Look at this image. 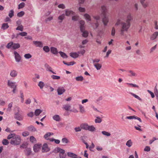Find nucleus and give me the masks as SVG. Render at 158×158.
Listing matches in <instances>:
<instances>
[{"label": "nucleus", "instance_id": "12", "mask_svg": "<svg viewBox=\"0 0 158 158\" xmlns=\"http://www.w3.org/2000/svg\"><path fill=\"white\" fill-rule=\"evenodd\" d=\"M101 8L102 15H106L107 11L106 6L104 5H103L101 6Z\"/></svg>", "mask_w": 158, "mask_h": 158}, {"label": "nucleus", "instance_id": "23", "mask_svg": "<svg viewBox=\"0 0 158 158\" xmlns=\"http://www.w3.org/2000/svg\"><path fill=\"white\" fill-rule=\"evenodd\" d=\"M28 130L32 132H35L36 131V129L34 127V126L31 125L28 127Z\"/></svg>", "mask_w": 158, "mask_h": 158}, {"label": "nucleus", "instance_id": "50", "mask_svg": "<svg viewBox=\"0 0 158 158\" xmlns=\"http://www.w3.org/2000/svg\"><path fill=\"white\" fill-rule=\"evenodd\" d=\"M102 121V119L99 117H97L95 120V122L96 123H100Z\"/></svg>", "mask_w": 158, "mask_h": 158}, {"label": "nucleus", "instance_id": "10", "mask_svg": "<svg viewBox=\"0 0 158 158\" xmlns=\"http://www.w3.org/2000/svg\"><path fill=\"white\" fill-rule=\"evenodd\" d=\"M158 36V32L156 31L152 34L150 36V39L151 40H155Z\"/></svg>", "mask_w": 158, "mask_h": 158}, {"label": "nucleus", "instance_id": "6", "mask_svg": "<svg viewBox=\"0 0 158 158\" xmlns=\"http://www.w3.org/2000/svg\"><path fill=\"white\" fill-rule=\"evenodd\" d=\"M103 16L102 22L105 26H106L109 22V18L108 17L106 16V15H103Z\"/></svg>", "mask_w": 158, "mask_h": 158}, {"label": "nucleus", "instance_id": "60", "mask_svg": "<svg viewBox=\"0 0 158 158\" xmlns=\"http://www.w3.org/2000/svg\"><path fill=\"white\" fill-rule=\"evenodd\" d=\"M147 91L150 94L152 98H153L155 97V94L153 93L149 90H147Z\"/></svg>", "mask_w": 158, "mask_h": 158}, {"label": "nucleus", "instance_id": "40", "mask_svg": "<svg viewBox=\"0 0 158 158\" xmlns=\"http://www.w3.org/2000/svg\"><path fill=\"white\" fill-rule=\"evenodd\" d=\"M130 94H131L132 95L133 97H135V98L139 100L140 101H141V99L138 95L135 94L133 93H130Z\"/></svg>", "mask_w": 158, "mask_h": 158}, {"label": "nucleus", "instance_id": "13", "mask_svg": "<svg viewBox=\"0 0 158 158\" xmlns=\"http://www.w3.org/2000/svg\"><path fill=\"white\" fill-rule=\"evenodd\" d=\"M49 151L48 147V144L47 143H44L43 146L42 152H47Z\"/></svg>", "mask_w": 158, "mask_h": 158}, {"label": "nucleus", "instance_id": "1", "mask_svg": "<svg viewBox=\"0 0 158 158\" xmlns=\"http://www.w3.org/2000/svg\"><path fill=\"white\" fill-rule=\"evenodd\" d=\"M119 18L118 19L115 23V25L117 26L121 24L120 34L122 35H123L125 32H127L131 25V21L133 19V16L130 14H129L127 16L125 21H121L122 16H119Z\"/></svg>", "mask_w": 158, "mask_h": 158}, {"label": "nucleus", "instance_id": "47", "mask_svg": "<svg viewBox=\"0 0 158 158\" xmlns=\"http://www.w3.org/2000/svg\"><path fill=\"white\" fill-rule=\"evenodd\" d=\"M17 30H19L21 31H23V27L22 25L18 26V27L16 28Z\"/></svg>", "mask_w": 158, "mask_h": 158}, {"label": "nucleus", "instance_id": "38", "mask_svg": "<svg viewBox=\"0 0 158 158\" xmlns=\"http://www.w3.org/2000/svg\"><path fill=\"white\" fill-rule=\"evenodd\" d=\"M24 57L26 59H28L32 57V56L30 53H27L24 55Z\"/></svg>", "mask_w": 158, "mask_h": 158}, {"label": "nucleus", "instance_id": "36", "mask_svg": "<svg viewBox=\"0 0 158 158\" xmlns=\"http://www.w3.org/2000/svg\"><path fill=\"white\" fill-rule=\"evenodd\" d=\"M59 53L60 54L61 56L63 58H67V56L64 53L62 52H60Z\"/></svg>", "mask_w": 158, "mask_h": 158}, {"label": "nucleus", "instance_id": "17", "mask_svg": "<svg viewBox=\"0 0 158 158\" xmlns=\"http://www.w3.org/2000/svg\"><path fill=\"white\" fill-rule=\"evenodd\" d=\"M53 119L55 121L59 122L61 120V118L59 115L56 114L53 116Z\"/></svg>", "mask_w": 158, "mask_h": 158}, {"label": "nucleus", "instance_id": "30", "mask_svg": "<svg viewBox=\"0 0 158 158\" xmlns=\"http://www.w3.org/2000/svg\"><path fill=\"white\" fill-rule=\"evenodd\" d=\"M67 155L69 156L72 157L73 158L76 157V156H77L76 155L71 152H68Z\"/></svg>", "mask_w": 158, "mask_h": 158}, {"label": "nucleus", "instance_id": "2", "mask_svg": "<svg viewBox=\"0 0 158 158\" xmlns=\"http://www.w3.org/2000/svg\"><path fill=\"white\" fill-rule=\"evenodd\" d=\"M7 139H11L10 143L12 145H18L20 143L21 138L19 136L14 133L9 135L7 137Z\"/></svg>", "mask_w": 158, "mask_h": 158}, {"label": "nucleus", "instance_id": "21", "mask_svg": "<svg viewBox=\"0 0 158 158\" xmlns=\"http://www.w3.org/2000/svg\"><path fill=\"white\" fill-rule=\"evenodd\" d=\"M79 108L80 112L81 113H84L85 112V110L84 109V106L81 104L79 105Z\"/></svg>", "mask_w": 158, "mask_h": 158}, {"label": "nucleus", "instance_id": "14", "mask_svg": "<svg viewBox=\"0 0 158 158\" xmlns=\"http://www.w3.org/2000/svg\"><path fill=\"white\" fill-rule=\"evenodd\" d=\"M65 90L63 87H59L57 89L58 94L59 95L63 94Z\"/></svg>", "mask_w": 158, "mask_h": 158}, {"label": "nucleus", "instance_id": "5", "mask_svg": "<svg viewBox=\"0 0 158 158\" xmlns=\"http://www.w3.org/2000/svg\"><path fill=\"white\" fill-rule=\"evenodd\" d=\"M41 147L42 145L41 144H35L33 147L34 150L35 152H37L41 148Z\"/></svg>", "mask_w": 158, "mask_h": 158}, {"label": "nucleus", "instance_id": "39", "mask_svg": "<svg viewBox=\"0 0 158 158\" xmlns=\"http://www.w3.org/2000/svg\"><path fill=\"white\" fill-rule=\"evenodd\" d=\"M126 84L128 85L129 86L134 87H136L138 88H139V87L138 85H137L135 84H133L132 83H126Z\"/></svg>", "mask_w": 158, "mask_h": 158}, {"label": "nucleus", "instance_id": "9", "mask_svg": "<svg viewBox=\"0 0 158 158\" xmlns=\"http://www.w3.org/2000/svg\"><path fill=\"white\" fill-rule=\"evenodd\" d=\"M65 15L66 16H69L70 15H73L75 13L73 11L69 9H66L65 10Z\"/></svg>", "mask_w": 158, "mask_h": 158}, {"label": "nucleus", "instance_id": "37", "mask_svg": "<svg viewBox=\"0 0 158 158\" xmlns=\"http://www.w3.org/2000/svg\"><path fill=\"white\" fill-rule=\"evenodd\" d=\"M65 17V15L64 14H62L61 15H60L58 17V19L59 20H60V22H61L64 19Z\"/></svg>", "mask_w": 158, "mask_h": 158}, {"label": "nucleus", "instance_id": "57", "mask_svg": "<svg viewBox=\"0 0 158 158\" xmlns=\"http://www.w3.org/2000/svg\"><path fill=\"white\" fill-rule=\"evenodd\" d=\"M40 78V76L39 75L37 74H35V77L33 78V81L35 82H36L37 80L36 79H39Z\"/></svg>", "mask_w": 158, "mask_h": 158}, {"label": "nucleus", "instance_id": "61", "mask_svg": "<svg viewBox=\"0 0 158 158\" xmlns=\"http://www.w3.org/2000/svg\"><path fill=\"white\" fill-rule=\"evenodd\" d=\"M81 129L82 128L80 126V127H78L75 128L74 130H75V131L77 132L81 131Z\"/></svg>", "mask_w": 158, "mask_h": 158}, {"label": "nucleus", "instance_id": "24", "mask_svg": "<svg viewBox=\"0 0 158 158\" xmlns=\"http://www.w3.org/2000/svg\"><path fill=\"white\" fill-rule=\"evenodd\" d=\"M85 19L87 21H91V17L89 14H85L84 15Z\"/></svg>", "mask_w": 158, "mask_h": 158}, {"label": "nucleus", "instance_id": "51", "mask_svg": "<svg viewBox=\"0 0 158 158\" xmlns=\"http://www.w3.org/2000/svg\"><path fill=\"white\" fill-rule=\"evenodd\" d=\"M2 143L3 145H7L9 143V141L7 139H4L2 141Z\"/></svg>", "mask_w": 158, "mask_h": 158}, {"label": "nucleus", "instance_id": "3", "mask_svg": "<svg viewBox=\"0 0 158 158\" xmlns=\"http://www.w3.org/2000/svg\"><path fill=\"white\" fill-rule=\"evenodd\" d=\"M54 152L56 153L59 152L60 158H65L66 157V154L65 153L64 150L59 148H57L55 149Z\"/></svg>", "mask_w": 158, "mask_h": 158}, {"label": "nucleus", "instance_id": "63", "mask_svg": "<svg viewBox=\"0 0 158 158\" xmlns=\"http://www.w3.org/2000/svg\"><path fill=\"white\" fill-rule=\"evenodd\" d=\"M27 115L30 117H32L34 116V113L33 112H30L27 114Z\"/></svg>", "mask_w": 158, "mask_h": 158}, {"label": "nucleus", "instance_id": "29", "mask_svg": "<svg viewBox=\"0 0 158 158\" xmlns=\"http://www.w3.org/2000/svg\"><path fill=\"white\" fill-rule=\"evenodd\" d=\"M81 31L83 33L82 35L83 37H86L88 36V33L87 31L85 30V28H84L83 31Z\"/></svg>", "mask_w": 158, "mask_h": 158}, {"label": "nucleus", "instance_id": "27", "mask_svg": "<svg viewBox=\"0 0 158 158\" xmlns=\"http://www.w3.org/2000/svg\"><path fill=\"white\" fill-rule=\"evenodd\" d=\"M133 143L131 139H129L127 141L126 143V145L128 147H131Z\"/></svg>", "mask_w": 158, "mask_h": 158}, {"label": "nucleus", "instance_id": "44", "mask_svg": "<svg viewBox=\"0 0 158 158\" xmlns=\"http://www.w3.org/2000/svg\"><path fill=\"white\" fill-rule=\"evenodd\" d=\"M14 15V11L13 10H10L9 12L8 15L10 18H11Z\"/></svg>", "mask_w": 158, "mask_h": 158}, {"label": "nucleus", "instance_id": "32", "mask_svg": "<svg viewBox=\"0 0 158 158\" xmlns=\"http://www.w3.org/2000/svg\"><path fill=\"white\" fill-rule=\"evenodd\" d=\"M42 110L40 109H36L35 111V115L36 116H38L42 112Z\"/></svg>", "mask_w": 158, "mask_h": 158}, {"label": "nucleus", "instance_id": "20", "mask_svg": "<svg viewBox=\"0 0 158 158\" xmlns=\"http://www.w3.org/2000/svg\"><path fill=\"white\" fill-rule=\"evenodd\" d=\"M50 50L52 53L53 54H56L58 53L57 49L55 47H51L50 48Z\"/></svg>", "mask_w": 158, "mask_h": 158}, {"label": "nucleus", "instance_id": "4", "mask_svg": "<svg viewBox=\"0 0 158 158\" xmlns=\"http://www.w3.org/2000/svg\"><path fill=\"white\" fill-rule=\"evenodd\" d=\"M8 85L11 88H16L17 85L15 82H13L10 80H8L7 82Z\"/></svg>", "mask_w": 158, "mask_h": 158}, {"label": "nucleus", "instance_id": "35", "mask_svg": "<svg viewBox=\"0 0 158 158\" xmlns=\"http://www.w3.org/2000/svg\"><path fill=\"white\" fill-rule=\"evenodd\" d=\"M154 92L156 98V99H158V90L157 89L156 86L154 88Z\"/></svg>", "mask_w": 158, "mask_h": 158}, {"label": "nucleus", "instance_id": "49", "mask_svg": "<svg viewBox=\"0 0 158 158\" xmlns=\"http://www.w3.org/2000/svg\"><path fill=\"white\" fill-rule=\"evenodd\" d=\"M30 141L31 142L34 143L36 142V139L33 136H31L30 138Z\"/></svg>", "mask_w": 158, "mask_h": 158}, {"label": "nucleus", "instance_id": "26", "mask_svg": "<svg viewBox=\"0 0 158 158\" xmlns=\"http://www.w3.org/2000/svg\"><path fill=\"white\" fill-rule=\"evenodd\" d=\"M9 27L7 23H3L2 25L1 28L3 30H5L8 28Z\"/></svg>", "mask_w": 158, "mask_h": 158}, {"label": "nucleus", "instance_id": "46", "mask_svg": "<svg viewBox=\"0 0 158 158\" xmlns=\"http://www.w3.org/2000/svg\"><path fill=\"white\" fill-rule=\"evenodd\" d=\"M102 133L104 135H105V136H110L111 135L110 134V133L106 132L105 131H102Z\"/></svg>", "mask_w": 158, "mask_h": 158}, {"label": "nucleus", "instance_id": "59", "mask_svg": "<svg viewBox=\"0 0 158 158\" xmlns=\"http://www.w3.org/2000/svg\"><path fill=\"white\" fill-rule=\"evenodd\" d=\"M29 134V132L27 131H24L22 133V135L24 137H26Z\"/></svg>", "mask_w": 158, "mask_h": 158}, {"label": "nucleus", "instance_id": "18", "mask_svg": "<svg viewBox=\"0 0 158 158\" xmlns=\"http://www.w3.org/2000/svg\"><path fill=\"white\" fill-rule=\"evenodd\" d=\"M15 118L18 120L20 121L23 119V117L21 116L19 113H17L15 114Z\"/></svg>", "mask_w": 158, "mask_h": 158}, {"label": "nucleus", "instance_id": "43", "mask_svg": "<svg viewBox=\"0 0 158 158\" xmlns=\"http://www.w3.org/2000/svg\"><path fill=\"white\" fill-rule=\"evenodd\" d=\"M38 85L40 87V89H42L43 88L44 86V84L43 82L40 81Z\"/></svg>", "mask_w": 158, "mask_h": 158}, {"label": "nucleus", "instance_id": "52", "mask_svg": "<svg viewBox=\"0 0 158 158\" xmlns=\"http://www.w3.org/2000/svg\"><path fill=\"white\" fill-rule=\"evenodd\" d=\"M25 4L24 2H22L20 3L18 6V9H20L21 8H23L25 6Z\"/></svg>", "mask_w": 158, "mask_h": 158}, {"label": "nucleus", "instance_id": "11", "mask_svg": "<svg viewBox=\"0 0 158 158\" xmlns=\"http://www.w3.org/2000/svg\"><path fill=\"white\" fill-rule=\"evenodd\" d=\"M18 75V72L17 71L15 70H11L10 73V75L12 77H16Z\"/></svg>", "mask_w": 158, "mask_h": 158}, {"label": "nucleus", "instance_id": "33", "mask_svg": "<svg viewBox=\"0 0 158 158\" xmlns=\"http://www.w3.org/2000/svg\"><path fill=\"white\" fill-rule=\"evenodd\" d=\"M53 133H52L48 132L45 135H44V138L48 140V137H49L51 135H52Z\"/></svg>", "mask_w": 158, "mask_h": 158}, {"label": "nucleus", "instance_id": "16", "mask_svg": "<svg viewBox=\"0 0 158 158\" xmlns=\"http://www.w3.org/2000/svg\"><path fill=\"white\" fill-rule=\"evenodd\" d=\"M79 23L80 24V28L81 31H82L84 30V28H85L84 25L85 24V22L83 20H81L80 21Z\"/></svg>", "mask_w": 158, "mask_h": 158}, {"label": "nucleus", "instance_id": "31", "mask_svg": "<svg viewBox=\"0 0 158 158\" xmlns=\"http://www.w3.org/2000/svg\"><path fill=\"white\" fill-rule=\"evenodd\" d=\"M20 47V44L18 43H13V48L15 49L19 48Z\"/></svg>", "mask_w": 158, "mask_h": 158}, {"label": "nucleus", "instance_id": "62", "mask_svg": "<svg viewBox=\"0 0 158 158\" xmlns=\"http://www.w3.org/2000/svg\"><path fill=\"white\" fill-rule=\"evenodd\" d=\"M78 18L79 16L77 15H74L72 17V19L73 21H76L78 20Z\"/></svg>", "mask_w": 158, "mask_h": 158}, {"label": "nucleus", "instance_id": "34", "mask_svg": "<svg viewBox=\"0 0 158 158\" xmlns=\"http://www.w3.org/2000/svg\"><path fill=\"white\" fill-rule=\"evenodd\" d=\"M76 80L77 81H82L84 79V78L81 76L76 77L75 78Z\"/></svg>", "mask_w": 158, "mask_h": 158}, {"label": "nucleus", "instance_id": "22", "mask_svg": "<svg viewBox=\"0 0 158 158\" xmlns=\"http://www.w3.org/2000/svg\"><path fill=\"white\" fill-rule=\"evenodd\" d=\"M94 65L95 67L98 70L100 69L102 66V64L99 63H94Z\"/></svg>", "mask_w": 158, "mask_h": 158}, {"label": "nucleus", "instance_id": "19", "mask_svg": "<svg viewBox=\"0 0 158 158\" xmlns=\"http://www.w3.org/2000/svg\"><path fill=\"white\" fill-rule=\"evenodd\" d=\"M96 129L94 126L91 125L89 126L87 130H88L91 132H94L95 131Z\"/></svg>", "mask_w": 158, "mask_h": 158}, {"label": "nucleus", "instance_id": "55", "mask_svg": "<svg viewBox=\"0 0 158 158\" xmlns=\"http://www.w3.org/2000/svg\"><path fill=\"white\" fill-rule=\"evenodd\" d=\"M51 77L53 79L59 80L60 79V77L55 75H52L51 76Z\"/></svg>", "mask_w": 158, "mask_h": 158}, {"label": "nucleus", "instance_id": "45", "mask_svg": "<svg viewBox=\"0 0 158 158\" xmlns=\"http://www.w3.org/2000/svg\"><path fill=\"white\" fill-rule=\"evenodd\" d=\"M43 50L46 52H48L50 51L49 47L48 46H45L43 47Z\"/></svg>", "mask_w": 158, "mask_h": 158}, {"label": "nucleus", "instance_id": "54", "mask_svg": "<svg viewBox=\"0 0 158 158\" xmlns=\"http://www.w3.org/2000/svg\"><path fill=\"white\" fill-rule=\"evenodd\" d=\"M13 42H10L8 43L6 46V48L8 49L10 48L11 47L13 46Z\"/></svg>", "mask_w": 158, "mask_h": 158}, {"label": "nucleus", "instance_id": "15", "mask_svg": "<svg viewBox=\"0 0 158 158\" xmlns=\"http://www.w3.org/2000/svg\"><path fill=\"white\" fill-rule=\"evenodd\" d=\"M89 125L87 123H82L81 124L80 127L82 128V129L87 130Z\"/></svg>", "mask_w": 158, "mask_h": 158}, {"label": "nucleus", "instance_id": "42", "mask_svg": "<svg viewBox=\"0 0 158 158\" xmlns=\"http://www.w3.org/2000/svg\"><path fill=\"white\" fill-rule=\"evenodd\" d=\"M128 72L130 74L128 75L129 76H135L136 75V74L132 71L130 70Z\"/></svg>", "mask_w": 158, "mask_h": 158}, {"label": "nucleus", "instance_id": "41", "mask_svg": "<svg viewBox=\"0 0 158 158\" xmlns=\"http://www.w3.org/2000/svg\"><path fill=\"white\" fill-rule=\"evenodd\" d=\"M45 68L50 72H52V68L48 64H45Z\"/></svg>", "mask_w": 158, "mask_h": 158}, {"label": "nucleus", "instance_id": "7", "mask_svg": "<svg viewBox=\"0 0 158 158\" xmlns=\"http://www.w3.org/2000/svg\"><path fill=\"white\" fill-rule=\"evenodd\" d=\"M15 60L17 62H19L21 60V57L19 54L16 51L14 52Z\"/></svg>", "mask_w": 158, "mask_h": 158}, {"label": "nucleus", "instance_id": "28", "mask_svg": "<svg viewBox=\"0 0 158 158\" xmlns=\"http://www.w3.org/2000/svg\"><path fill=\"white\" fill-rule=\"evenodd\" d=\"M70 106L69 104H66L63 106V108L66 110H70Z\"/></svg>", "mask_w": 158, "mask_h": 158}, {"label": "nucleus", "instance_id": "8", "mask_svg": "<svg viewBox=\"0 0 158 158\" xmlns=\"http://www.w3.org/2000/svg\"><path fill=\"white\" fill-rule=\"evenodd\" d=\"M33 43L36 47L42 48L43 47V44L41 41H33Z\"/></svg>", "mask_w": 158, "mask_h": 158}, {"label": "nucleus", "instance_id": "56", "mask_svg": "<svg viewBox=\"0 0 158 158\" xmlns=\"http://www.w3.org/2000/svg\"><path fill=\"white\" fill-rule=\"evenodd\" d=\"M24 12L23 11H21L17 14V16L19 17H21L24 14Z\"/></svg>", "mask_w": 158, "mask_h": 158}, {"label": "nucleus", "instance_id": "64", "mask_svg": "<svg viewBox=\"0 0 158 158\" xmlns=\"http://www.w3.org/2000/svg\"><path fill=\"white\" fill-rule=\"evenodd\" d=\"M58 7L60 8L64 9L65 8V7L64 5L63 4H60L58 6Z\"/></svg>", "mask_w": 158, "mask_h": 158}, {"label": "nucleus", "instance_id": "25", "mask_svg": "<svg viewBox=\"0 0 158 158\" xmlns=\"http://www.w3.org/2000/svg\"><path fill=\"white\" fill-rule=\"evenodd\" d=\"M70 56L75 58L79 56V54L76 52H71L70 53Z\"/></svg>", "mask_w": 158, "mask_h": 158}, {"label": "nucleus", "instance_id": "53", "mask_svg": "<svg viewBox=\"0 0 158 158\" xmlns=\"http://www.w3.org/2000/svg\"><path fill=\"white\" fill-rule=\"evenodd\" d=\"M115 27H113L112 28L111 35L112 36H114L115 35Z\"/></svg>", "mask_w": 158, "mask_h": 158}, {"label": "nucleus", "instance_id": "48", "mask_svg": "<svg viewBox=\"0 0 158 158\" xmlns=\"http://www.w3.org/2000/svg\"><path fill=\"white\" fill-rule=\"evenodd\" d=\"M12 104L13 103L12 102H10L8 104V108H7V110L8 111H11V107H12Z\"/></svg>", "mask_w": 158, "mask_h": 158}, {"label": "nucleus", "instance_id": "58", "mask_svg": "<svg viewBox=\"0 0 158 158\" xmlns=\"http://www.w3.org/2000/svg\"><path fill=\"white\" fill-rule=\"evenodd\" d=\"M100 61V60L99 59L95 58L93 60V63L94 64V63H98Z\"/></svg>", "mask_w": 158, "mask_h": 158}]
</instances>
